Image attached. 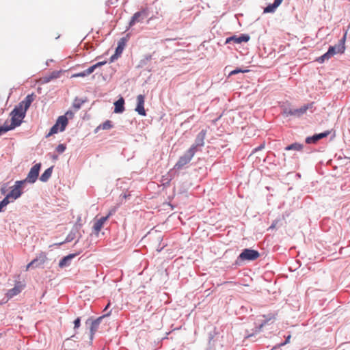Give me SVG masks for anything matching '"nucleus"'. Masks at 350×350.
I'll list each match as a JSON object with an SVG mask.
<instances>
[{
    "instance_id": "obj_27",
    "label": "nucleus",
    "mask_w": 350,
    "mask_h": 350,
    "mask_svg": "<svg viewBox=\"0 0 350 350\" xmlns=\"http://www.w3.org/2000/svg\"><path fill=\"white\" fill-rule=\"evenodd\" d=\"M73 256H74V255H69V256H66V257L63 258L60 260V262H59V267H64V266L66 264V262H67L68 260L71 259Z\"/></svg>"
},
{
    "instance_id": "obj_33",
    "label": "nucleus",
    "mask_w": 350,
    "mask_h": 350,
    "mask_svg": "<svg viewBox=\"0 0 350 350\" xmlns=\"http://www.w3.org/2000/svg\"><path fill=\"white\" fill-rule=\"evenodd\" d=\"M290 338H291V336L289 335V336H288L286 337V340H285V342H283V343L280 344L279 345H286V344L288 343V342H289V341H290Z\"/></svg>"
},
{
    "instance_id": "obj_7",
    "label": "nucleus",
    "mask_w": 350,
    "mask_h": 350,
    "mask_svg": "<svg viewBox=\"0 0 350 350\" xmlns=\"http://www.w3.org/2000/svg\"><path fill=\"white\" fill-rule=\"evenodd\" d=\"M41 164L37 163L34 165L30 170L29 172L27 174V178L24 180L26 182L33 183L36 181L38 176L39 175V172L40 170Z\"/></svg>"
},
{
    "instance_id": "obj_26",
    "label": "nucleus",
    "mask_w": 350,
    "mask_h": 350,
    "mask_svg": "<svg viewBox=\"0 0 350 350\" xmlns=\"http://www.w3.org/2000/svg\"><path fill=\"white\" fill-rule=\"evenodd\" d=\"M59 125H57L56 123L51 127L49 133L47 134L46 137H49L55 133H57L59 131Z\"/></svg>"
},
{
    "instance_id": "obj_2",
    "label": "nucleus",
    "mask_w": 350,
    "mask_h": 350,
    "mask_svg": "<svg viewBox=\"0 0 350 350\" xmlns=\"http://www.w3.org/2000/svg\"><path fill=\"white\" fill-rule=\"evenodd\" d=\"M347 32L345 33L342 39H340L338 43L334 46H332L329 48L327 53L319 57L317 59L319 62L322 63L325 60L329 59L332 56L337 53H343L345 50V42L346 40Z\"/></svg>"
},
{
    "instance_id": "obj_14",
    "label": "nucleus",
    "mask_w": 350,
    "mask_h": 350,
    "mask_svg": "<svg viewBox=\"0 0 350 350\" xmlns=\"http://www.w3.org/2000/svg\"><path fill=\"white\" fill-rule=\"evenodd\" d=\"M249 40H250L249 36L243 34L240 36H234L228 38L226 40V43H229L231 41H233L235 43L240 44L242 42H246Z\"/></svg>"
},
{
    "instance_id": "obj_21",
    "label": "nucleus",
    "mask_w": 350,
    "mask_h": 350,
    "mask_svg": "<svg viewBox=\"0 0 350 350\" xmlns=\"http://www.w3.org/2000/svg\"><path fill=\"white\" fill-rule=\"evenodd\" d=\"M22 290V287L20 285H16L14 288L12 289H10L8 293H6V296L8 299H11L14 296L17 295L21 293Z\"/></svg>"
},
{
    "instance_id": "obj_24",
    "label": "nucleus",
    "mask_w": 350,
    "mask_h": 350,
    "mask_svg": "<svg viewBox=\"0 0 350 350\" xmlns=\"http://www.w3.org/2000/svg\"><path fill=\"white\" fill-rule=\"evenodd\" d=\"M11 199L7 195L2 201L0 202V212L3 211V208L6 206L10 202Z\"/></svg>"
},
{
    "instance_id": "obj_25",
    "label": "nucleus",
    "mask_w": 350,
    "mask_h": 350,
    "mask_svg": "<svg viewBox=\"0 0 350 350\" xmlns=\"http://www.w3.org/2000/svg\"><path fill=\"white\" fill-rule=\"evenodd\" d=\"M302 148V146L301 144H293L290 146H288L286 148V150H301Z\"/></svg>"
},
{
    "instance_id": "obj_4",
    "label": "nucleus",
    "mask_w": 350,
    "mask_h": 350,
    "mask_svg": "<svg viewBox=\"0 0 350 350\" xmlns=\"http://www.w3.org/2000/svg\"><path fill=\"white\" fill-rule=\"evenodd\" d=\"M260 256L258 251L250 249H245L237 258V263L239 264L244 261L254 260Z\"/></svg>"
},
{
    "instance_id": "obj_38",
    "label": "nucleus",
    "mask_w": 350,
    "mask_h": 350,
    "mask_svg": "<svg viewBox=\"0 0 350 350\" xmlns=\"http://www.w3.org/2000/svg\"><path fill=\"white\" fill-rule=\"evenodd\" d=\"M274 227H275L274 224H272V225H271V226L268 228V230L273 229Z\"/></svg>"
},
{
    "instance_id": "obj_17",
    "label": "nucleus",
    "mask_w": 350,
    "mask_h": 350,
    "mask_svg": "<svg viewBox=\"0 0 350 350\" xmlns=\"http://www.w3.org/2000/svg\"><path fill=\"white\" fill-rule=\"evenodd\" d=\"M329 132H324L319 134H316L312 137H308L306 139V142L307 144L316 143L318 140L327 137L329 135Z\"/></svg>"
},
{
    "instance_id": "obj_1",
    "label": "nucleus",
    "mask_w": 350,
    "mask_h": 350,
    "mask_svg": "<svg viewBox=\"0 0 350 350\" xmlns=\"http://www.w3.org/2000/svg\"><path fill=\"white\" fill-rule=\"evenodd\" d=\"M33 100V94L27 95L25 98L13 109L10 113L11 123L8 124L7 122V129H8V131L14 129L21 124L23 119L25 116L26 111L30 107Z\"/></svg>"
},
{
    "instance_id": "obj_18",
    "label": "nucleus",
    "mask_w": 350,
    "mask_h": 350,
    "mask_svg": "<svg viewBox=\"0 0 350 350\" xmlns=\"http://www.w3.org/2000/svg\"><path fill=\"white\" fill-rule=\"evenodd\" d=\"M110 313H111V311L109 312L108 313H107L106 314L103 315V317H100L98 318L97 319H96L95 321H93L92 322L91 327H90V332H91L92 336L97 331V329L98 327V325L100 323L101 319L105 316H109L110 314Z\"/></svg>"
},
{
    "instance_id": "obj_15",
    "label": "nucleus",
    "mask_w": 350,
    "mask_h": 350,
    "mask_svg": "<svg viewBox=\"0 0 350 350\" xmlns=\"http://www.w3.org/2000/svg\"><path fill=\"white\" fill-rule=\"evenodd\" d=\"M124 46H125V40L124 38H122L118 42V44L116 49L115 54L111 57V62H113L115 59H116L119 55H120V54L123 51Z\"/></svg>"
},
{
    "instance_id": "obj_34",
    "label": "nucleus",
    "mask_w": 350,
    "mask_h": 350,
    "mask_svg": "<svg viewBox=\"0 0 350 350\" xmlns=\"http://www.w3.org/2000/svg\"><path fill=\"white\" fill-rule=\"evenodd\" d=\"M57 77V75L55 73H53L49 79H47L45 81L49 82L51 79H55Z\"/></svg>"
},
{
    "instance_id": "obj_3",
    "label": "nucleus",
    "mask_w": 350,
    "mask_h": 350,
    "mask_svg": "<svg viewBox=\"0 0 350 350\" xmlns=\"http://www.w3.org/2000/svg\"><path fill=\"white\" fill-rule=\"evenodd\" d=\"M195 154L194 148H189L183 155L179 157L178 161L174 166V169L176 170H180L183 169L190 163Z\"/></svg>"
},
{
    "instance_id": "obj_37",
    "label": "nucleus",
    "mask_w": 350,
    "mask_h": 350,
    "mask_svg": "<svg viewBox=\"0 0 350 350\" xmlns=\"http://www.w3.org/2000/svg\"><path fill=\"white\" fill-rule=\"evenodd\" d=\"M272 317H270L269 319H264V324H265L266 322L271 320Z\"/></svg>"
},
{
    "instance_id": "obj_32",
    "label": "nucleus",
    "mask_w": 350,
    "mask_h": 350,
    "mask_svg": "<svg viewBox=\"0 0 350 350\" xmlns=\"http://www.w3.org/2000/svg\"><path fill=\"white\" fill-rule=\"evenodd\" d=\"M81 320L79 318H77L74 321L75 328H78L80 326Z\"/></svg>"
},
{
    "instance_id": "obj_30",
    "label": "nucleus",
    "mask_w": 350,
    "mask_h": 350,
    "mask_svg": "<svg viewBox=\"0 0 350 350\" xmlns=\"http://www.w3.org/2000/svg\"><path fill=\"white\" fill-rule=\"evenodd\" d=\"M8 131V129H7V122L3 126H0V135L3 133H5Z\"/></svg>"
},
{
    "instance_id": "obj_5",
    "label": "nucleus",
    "mask_w": 350,
    "mask_h": 350,
    "mask_svg": "<svg viewBox=\"0 0 350 350\" xmlns=\"http://www.w3.org/2000/svg\"><path fill=\"white\" fill-rule=\"evenodd\" d=\"M25 183V180H18L15 182V184L10 192L8 194V197L12 199V201L18 198L23 193L22 187Z\"/></svg>"
},
{
    "instance_id": "obj_29",
    "label": "nucleus",
    "mask_w": 350,
    "mask_h": 350,
    "mask_svg": "<svg viewBox=\"0 0 350 350\" xmlns=\"http://www.w3.org/2000/svg\"><path fill=\"white\" fill-rule=\"evenodd\" d=\"M66 150V146L64 144H59L57 148H56V150L59 152V153H62L64 152V150Z\"/></svg>"
},
{
    "instance_id": "obj_12",
    "label": "nucleus",
    "mask_w": 350,
    "mask_h": 350,
    "mask_svg": "<svg viewBox=\"0 0 350 350\" xmlns=\"http://www.w3.org/2000/svg\"><path fill=\"white\" fill-rule=\"evenodd\" d=\"M206 131H202L196 137L195 143L190 148H194V152L198 151V148L204 146Z\"/></svg>"
},
{
    "instance_id": "obj_31",
    "label": "nucleus",
    "mask_w": 350,
    "mask_h": 350,
    "mask_svg": "<svg viewBox=\"0 0 350 350\" xmlns=\"http://www.w3.org/2000/svg\"><path fill=\"white\" fill-rule=\"evenodd\" d=\"M64 116L67 117L68 119H72L74 117V113L72 111H68Z\"/></svg>"
},
{
    "instance_id": "obj_35",
    "label": "nucleus",
    "mask_w": 350,
    "mask_h": 350,
    "mask_svg": "<svg viewBox=\"0 0 350 350\" xmlns=\"http://www.w3.org/2000/svg\"><path fill=\"white\" fill-rule=\"evenodd\" d=\"M73 107L76 109V110H78V109H79V108H80V105H79V104H75H75L73 105Z\"/></svg>"
},
{
    "instance_id": "obj_28",
    "label": "nucleus",
    "mask_w": 350,
    "mask_h": 350,
    "mask_svg": "<svg viewBox=\"0 0 350 350\" xmlns=\"http://www.w3.org/2000/svg\"><path fill=\"white\" fill-rule=\"evenodd\" d=\"M247 72V70H242V69H235L232 71H231L229 74L230 76L234 75L240 72Z\"/></svg>"
},
{
    "instance_id": "obj_19",
    "label": "nucleus",
    "mask_w": 350,
    "mask_h": 350,
    "mask_svg": "<svg viewBox=\"0 0 350 350\" xmlns=\"http://www.w3.org/2000/svg\"><path fill=\"white\" fill-rule=\"evenodd\" d=\"M124 100L122 97H121L114 103V112L118 113H122L124 111Z\"/></svg>"
},
{
    "instance_id": "obj_36",
    "label": "nucleus",
    "mask_w": 350,
    "mask_h": 350,
    "mask_svg": "<svg viewBox=\"0 0 350 350\" xmlns=\"http://www.w3.org/2000/svg\"><path fill=\"white\" fill-rule=\"evenodd\" d=\"M109 306H110V303H108V304L107 305V306L104 309V311H106L109 308Z\"/></svg>"
},
{
    "instance_id": "obj_16",
    "label": "nucleus",
    "mask_w": 350,
    "mask_h": 350,
    "mask_svg": "<svg viewBox=\"0 0 350 350\" xmlns=\"http://www.w3.org/2000/svg\"><path fill=\"white\" fill-rule=\"evenodd\" d=\"M283 0H274L273 3L269 4L266 8H264V13H271L274 12L276 9L281 5Z\"/></svg>"
},
{
    "instance_id": "obj_11",
    "label": "nucleus",
    "mask_w": 350,
    "mask_h": 350,
    "mask_svg": "<svg viewBox=\"0 0 350 350\" xmlns=\"http://www.w3.org/2000/svg\"><path fill=\"white\" fill-rule=\"evenodd\" d=\"M145 96L142 94H139L137 96V105L135 111L141 116H145L146 115V110L144 109Z\"/></svg>"
},
{
    "instance_id": "obj_22",
    "label": "nucleus",
    "mask_w": 350,
    "mask_h": 350,
    "mask_svg": "<svg viewBox=\"0 0 350 350\" xmlns=\"http://www.w3.org/2000/svg\"><path fill=\"white\" fill-rule=\"evenodd\" d=\"M53 167L46 169L41 175L40 180L42 182H46L49 180L52 174Z\"/></svg>"
},
{
    "instance_id": "obj_13",
    "label": "nucleus",
    "mask_w": 350,
    "mask_h": 350,
    "mask_svg": "<svg viewBox=\"0 0 350 350\" xmlns=\"http://www.w3.org/2000/svg\"><path fill=\"white\" fill-rule=\"evenodd\" d=\"M110 215H111V213H109L107 216L102 217L99 219L96 220L94 222V226H93V230L96 234H98V233L100 231V230L102 229L104 224L108 219V218L109 217Z\"/></svg>"
},
{
    "instance_id": "obj_23",
    "label": "nucleus",
    "mask_w": 350,
    "mask_h": 350,
    "mask_svg": "<svg viewBox=\"0 0 350 350\" xmlns=\"http://www.w3.org/2000/svg\"><path fill=\"white\" fill-rule=\"evenodd\" d=\"M113 127V124L111 121L110 120H106L105 122H103L102 124L99 126L98 128H100L103 130H108Z\"/></svg>"
},
{
    "instance_id": "obj_20",
    "label": "nucleus",
    "mask_w": 350,
    "mask_h": 350,
    "mask_svg": "<svg viewBox=\"0 0 350 350\" xmlns=\"http://www.w3.org/2000/svg\"><path fill=\"white\" fill-rule=\"evenodd\" d=\"M68 118L66 116H59L57 121H56V124L57 125H59V126H60L59 128V131H64L68 124Z\"/></svg>"
},
{
    "instance_id": "obj_9",
    "label": "nucleus",
    "mask_w": 350,
    "mask_h": 350,
    "mask_svg": "<svg viewBox=\"0 0 350 350\" xmlns=\"http://www.w3.org/2000/svg\"><path fill=\"white\" fill-rule=\"evenodd\" d=\"M106 64V62H98L96 63V64H94L93 66H90V68H88V69H86L85 70L83 71V72H78V73H75V74H73L72 75V78H76V77H86L90 74H92L96 68L103 66V65H105Z\"/></svg>"
},
{
    "instance_id": "obj_8",
    "label": "nucleus",
    "mask_w": 350,
    "mask_h": 350,
    "mask_svg": "<svg viewBox=\"0 0 350 350\" xmlns=\"http://www.w3.org/2000/svg\"><path fill=\"white\" fill-rule=\"evenodd\" d=\"M147 16L148 11L146 9H143L139 12H135L129 22V26H133L137 23H142L143 20Z\"/></svg>"
},
{
    "instance_id": "obj_6",
    "label": "nucleus",
    "mask_w": 350,
    "mask_h": 350,
    "mask_svg": "<svg viewBox=\"0 0 350 350\" xmlns=\"http://www.w3.org/2000/svg\"><path fill=\"white\" fill-rule=\"evenodd\" d=\"M313 103L307 104L305 105L301 106V107L298 109H286L284 111V113L286 116H294L297 117H299L301 115L304 114L308 109H310L312 107Z\"/></svg>"
},
{
    "instance_id": "obj_10",
    "label": "nucleus",
    "mask_w": 350,
    "mask_h": 350,
    "mask_svg": "<svg viewBox=\"0 0 350 350\" xmlns=\"http://www.w3.org/2000/svg\"><path fill=\"white\" fill-rule=\"evenodd\" d=\"M46 260V256L45 254H40L36 258L31 260L27 266L25 271H28L30 267H39L44 265Z\"/></svg>"
}]
</instances>
